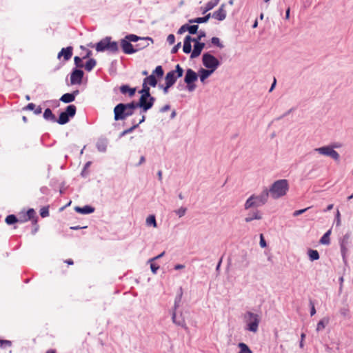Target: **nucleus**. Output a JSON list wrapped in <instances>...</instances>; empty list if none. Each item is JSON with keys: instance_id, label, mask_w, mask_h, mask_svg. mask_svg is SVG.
Here are the masks:
<instances>
[{"instance_id": "obj_1", "label": "nucleus", "mask_w": 353, "mask_h": 353, "mask_svg": "<svg viewBox=\"0 0 353 353\" xmlns=\"http://www.w3.org/2000/svg\"><path fill=\"white\" fill-rule=\"evenodd\" d=\"M137 108L135 102L129 103H119L114 108V120H124L128 117L133 114L134 110Z\"/></svg>"}, {"instance_id": "obj_2", "label": "nucleus", "mask_w": 353, "mask_h": 353, "mask_svg": "<svg viewBox=\"0 0 353 353\" xmlns=\"http://www.w3.org/2000/svg\"><path fill=\"white\" fill-rule=\"evenodd\" d=\"M269 197V192L267 188H265L260 194L251 195L245 201L244 204L245 210H249L252 208H259L265 205Z\"/></svg>"}, {"instance_id": "obj_3", "label": "nucleus", "mask_w": 353, "mask_h": 353, "mask_svg": "<svg viewBox=\"0 0 353 353\" xmlns=\"http://www.w3.org/2000/svg\"><path fill=\"white\" fill-rule=\"evenodd\" d=\"M289 190V183L286 179H279L274 182L270 188L269 195L274 199L285 196Z\"/></svg>"}, {"instance_id": "obj_4", "label": "nucleus", "mask_w": 353, "mask_h": 353, "mask_svg": "<svg viewBox=\"0 0 353 353\" xmlns=\"http://www.w3.org/2000/svg\"><path fill=\"white\" fill-rule=\"evenodd\" d=\"M243 320L246 324V330L254 333L258 331L260 317L257 314L248 311L244 314Z\"/></svg>"}, {"instance_id": "obj_5", "label": "nucleus", "mask_w": 353, "mask_h": 353, "mask_svg": "<svg viewBox=\"0 0 353 353\" xmlns=\"http://www.w3.org/2000/svg\"><path fill=\"white\" fill-rule=\"evenodd\" d=\"M95 48L97 52L107 50L112 53H116L119 51V45L116 41H111V38L107 37L98 42Z\"/></svg>"}, {"instance_id": "obj_6", "label": "nucleus", "mask_w": 353, "mask_h": 353, "mask_svg": "<svg viewBox=\"0 0 353 353\" xmlns=\"http://www.w3.org/2000/svg\"><path fill=\"white\" fill-rule=\"evenodd\" d=\"M202 63L208 70L212 72H214L220 65V62L217 58L208 52L203 54Z\"/></svg>"}, {"instance_id": "obj_7", "label": "nucleus", "mask_w": 353, "mask_h": 353, "mask_svg": "<svg viewBox=\"0 0 353 353\" xmlns=\"http://www.w3.org/2000/svg\"><path fill=\"white\" fill-rule=\"evenodd\" d=\"M76 106L74 105H70L66 108L65 111L62 112L57 121L61 125L67 123L69 121L70 117H73L76 114Z\"/></svg>"}, {"instance_id": "obj_8", "label": "nucleus", "mask_w": 353, "mask_h": 353, "mask_svg": "<svg viewBox=\"0 0 353 353\" xmlns=\"http://www.w3.org/2000/svg\"><path fill=\"white\" fill-rule=\"evenodd\" d=\"M198 79V74L192 69L189 68L186 70L184 81L187 84V88L189 92H192L196 88L194 83Z\"/></svg>"}, {"instance_id": "obj_9", "label": "nucleus", "mask_w": 353, "mask_h": 353, "mask_svg": "<svg viewBox=\"0 0 353 353\" xmlns=\"http://www.w3.org/2000/svg\"><path fill=\"white\" fill-rule=\"evenodd\" d=\"M314 152L323 156L330 157L335 161H338L340 158L339 154L336 150H332V148L330 145L314 148Z\"/></svg>"}, {"instance_id": "obj_10", "label": "nucleus", "mask_w": 353, "mask_h": 353, "mask_svg": "<svg viewBox=\"0 0 353 353\" xmlns=\"http://www.w3.org/2000/svg\"><path fill=\"white\" fill-rule=\"evenodd\" d=\"M154 101V97L141 96L139 102H135V105L137 108H141L142 109V112L145 113L153 106Z\"/></svg>"}, {"instance_id": "obj_11", "label": "nucleus", "mask_w": 353, "mask_h": 353, "mask_svg": "<svg viewBox=\"0 0 353 353\" xmlns=\"http://www.w3.org/2000/svg\"><path fill=\"white\" fill-rule=\"evenodd\" d=\"M83 72L81 70L74 69L70 74V83L72 85L81 84L83 77Z\"/></svg>"}, {"instance_id": "obj_12", "label": "nucleus", "mask_w": 353, "mask_h": 353, "mask_svg": "<svg viewBox=\"0 0 353 353\" xmlns=\"http://www.w3.org/2000/svg\"><path fill=\"white\" fill-rule=\"evenodd\" d=\"M121 47L123 52L127 54H133L137 52V49H136L135 46H132L130 42L125 38L121 40Z\"/></svg>"}, {"instance_id": "obj_13", "label": "nucleus", "mask_w": 353, "mask_h": 353, "mask_svg": "<svg viewBox=\"0 0 353 353\" xmlns=\"http://www.w3.org/2000/svg\"><path fill=\"white\" fill-rule=\"evenodd\" d=\"M193 42L194 43V49H193V50H192V52L191 53V55H190V57L192 59L198 57L201 54L202 50L205 47V43H201V42L197 41H193Z\"/></svg>"}, {"instance_id": "obj_14", "label": "nucleus", "mask_w": 353, "mask_h": 353, "mask_svg": "<svg viewBox=\"0 0 353 353\" xmlns=\"http://www.w3.org/2000/svg\"><path fill=\"white\" fill-rule=\"evenodd\" d=\"M262 217L263 216L261 212L259 210H256L248 214L245 218V221L246 223H250L253 220H261Z\"/></svg>"}, {"instance_id": "obj_15", "label": "nucleus", "mask_w": 353, "mask_h": 353, "mask_svg": "<svg viewBox=\"0 0 353 353\" xmlns=\"http://www.w3.org/2000/svg\"><path fill=\"white\" fill-rule=\"evenodd\" d=\"M212 17L219 20L223 21L226 18V10H225V4H222L218 10L215 11Z\"/></svg>"}, {"instance_id": "obj_16", "label": "nucleus", "mask_w": 353, "mask_h": 353, "mask_svg": "<svg viewBox=\"0 0 353 353\" xmlns=\"http://www.w3.org/2000/svg\"><path fill=\"white\" fill-rule=\"evenodd\" d=\"M72 55V47L69 46L65 48H62L58 54V59H60L62 56L65 61H68Z\"/></svg>"}, {"instance_id": "obj_17", "label": "nucleus", "mask_w": 353, "mask_h": 353, "mask_svg": "<svg viewBox=\"0 0 353 353\" xmlns=\"http://www.w3.org/2000/svg\"><path fill=\"white\" fill-rule=\"evenodd\" d=\"M79 94V90H75L72 93H65L63 94L60 100L65 103L72 102L75 99V97Z\"/></svg>"}, {"instance_id": "obj_18", "label": "nucleus", "mask_w": 353, "mask_h": 353, "mask_svg": "<svg viewBox=\"0 0 353 353\" xmlns=\"http://www.w3.org/2000/svg\"><path fill=\"white\" fill-rule=\"evenodd\" d=\"M145 119V115L142 114L141 119L139 121V122L137 123H135L134 121H132L133 125L131 128L123 131L121 134V137L132 132L134 129H136L139 125V124L144 122Z\"/></svg>"}, {"instance_id": "obj_19", "label": "nucleus", "mask_w": 353, "mask_h": 353, "mask_svg": "<svg viewBox=\"0 0 353 353\" xmlns=\"http://www.w3.org/2000/svg\"><path fill=\"white\" fill-rule=\"evenodd\" d=\"M213 72H212V70L201 68L199 70L200 81L202 83H204L205 79H208Z\"/></svg>"}, {"instance_id": "obj_20", "label": "nucleus", "mask_w": 353, "mask_h": 353, "mask_svg": "<svg viewBox=\"0 0 353 353\" xmlns=\"http://www.w3.org/2000/svg\"><path fill=\"white\" fill-rule=\"evenodd\" d=\"M192 37L190 35H187L183 41V50L185 53L188 54L191 52L192 46H191Z\"/></svg>"}, {"instance_id": "obj_21", "label": "nucleus", "mask_w": 353, "mask_h": 353, "mask_svg": "<svg viewBox=\"0 0 353 353\" xmlns=\"http://www.w3.org/2000/svg\"><path fill=\"white\" fill-rule=\"evenodd\" d=\"M74 210L76 212L83 214H90L94 211V208L89 205H85L83 207L77 206L74 208Z\"/></svg>"}, {"instance_id": "obj_22", "label": "nucleus", "mask_w": 353, "mask_h": 353, "mask_svg": "<svg viewBox=\"0 0 353 353\" xmlns=\"http://www.w3.org/2000/svg\"><path fill=\"white\" fill-rule=\"evenodd\" d=\"M139 41H141V42L135 46V48L136 49H137V51L148 46V41H152V39L150 37H141V39H139Z\"/></svg>"}, {"instance_id": "obj_23", "label": "nucleus", "mask_w": 353, "mask_h": 353, "mask_svg": "<svg viewBox=\"0 0 353 353\" xmlns=\"http://www.w3.org/2000/svg\"><path fill=\"white\" fill-rule=\"evenodd\" d=\"M176 76L174 75V72H169L167 73L165 80V84H167L168 86H172L176 81Z\"/></svg>"}, {"instance_id": "obj_24", "label": "nucleus", "mask_w": 353, "mask_h": 353, "mask_svg": "<svg viewBox=\"0 0 353 353\" xmlns=\"http://www.w3.org/2000/svg\"><path fill=\"white\" fill-rule=\"evenodd\" d=\"M120 91L123 94H125L128 93L130 97H132L134 95V94L136 92V88H131L128 85H122L120 87Z\"/></svg>"}, {"instance_id": "obj_25", "label": "nucleus", "mask_w": 353, "mask_h": 353, "mask_svg": "<svg viewBox=\"0 0 353 353\" xmlns=\"http://www.w3.org/2000/svg\"><path fill=\"white\" fill-rule=\"evenodd\" d=\"M43 118L46 120L51 121L52 122L57 121L55 115L52 113V110L50 108H47L43 112Z\"/></svg>"}, {"instance_id": "obj_26", "label": "nucleus", "mask_w": 353, "mask_h": 353, "mask_svg": "<svg viewBox=\"0 0 353 353\" xmlns=\"http://www.w3.org/2000/svg\"><path fill=\"white\" fill-rule=\"evenodd\" d=\"M172 320L174 323L181 327H185V320L182 318L178 319L175 311H172Z\"/></svg>"}, {"instance_id": "obj_27", "label": "nucleus", "mask_w": 353, "mask_h": 353, "mask_svg": "<svg viewBox=\"0 0 353 353\" xmlns=\"http://www.w3.org/2000/svg\"><path fill=\"white\" fill-rule=\"evenodd\" d=\"M210 17H211V14L209 13V14H208L207 15H205L203 17H197V18H195V19H190L189 20V23H205V22H207L208 21V19H210Z\"/></svg>"}, {"instance_id": "obj_28", "label": "nucleus", "mask_w": 353, "mask_h": 353, "mask_svg": "<svg viewBox=\"0 0 353 353\" xmlns=\"http://www.w3.org/2000/svg\"><path fill=\"white\" fill-rule=\"evenodd\" d=\"M143 83H146L147 85L149 84L152 87H155L157 84V81L154 77V74H151L149 77H147L144 79Z\"/></svg>"}, {"instance_id": "obj_29", "label": "nucleus", "mask_w": 353, "mask_h": 353, "mask_svg": "<svg viewBox=\"0 0 353 353\" xmlns=\"http://www.w3.org/2000/svg\"><path fill=\"white\" fill-rule=\"evenodd\" d=\"M145 223L147 226H152L153 228H157V221L155 216L153 214L149 215L145 220Z\"/></svg>"}, {"instance_id": "obj_30", "label": "nucleus", "mask_w": 353, "mask_h": 353, "mask_svg": "<svg viewBox=\"0 0 353 353\" xmlns=\"http://www.w3.org/2000/svg\"><path fill=\"white\" fill-rule=\"evenodd\" d=\"M219 1L220 0H210L209 2L207 3L203 12L205 13L206 12L213 9L215 6L218 5Z\"/></svg>"}, {"instance_id": "obj_31", "label": "nucleus", "mask_w": 353, "mask_h": 353, "mask_svg": "<svg viewBox=\"0 0 353 353\" xmlns=\"http://www.w3.org/2000/svg\"><path fill=\"white\" fill-rule=\"evenodd\" d=\"M17 222L23 223V221H21V219H17L16 217V216L14 215V214L8 215L6 218V223L8 225H12V224H14V223H17Z\"/></svg>"}, {"instance_id": "obj_32", "label": "nucleus", "mask_w": 353, "mask_h": 353, "mask_svg": "<svg viewBox=\"0 0 353 353\" xmlns=\"http://www.w3.org/2000/svg\"><path fill=\"white\" fill-rule=\"evenodd\" d=\"M34 215H35L34 210L33 209H29L27 211V212L26 213V214L23 215V218L21 219V221H23V222H25V221L31 220L32 219H33L34 217Z\"/></svg>"}, {"instance_id": "obj_33", "label": "nucleus", "mask_w": 353, "mask_h": 353, "mask_svg": "<svg viewBox=\"0 0 353 353\" xmlns=\"http://www.w3.org/2000/svg\"><path fill=\"white\" fill-rule=\"evenodd\" d=\"M331 230H327L320 239V243L323 245H329L330 243V235Z\"/></svg>"}, {"instance_id": "obj_34", "label": "nucleus", "mask_w": 353, "mask_h": 353, "mask_svg": "<svg viewBox=\"0 0 353 353\" xmlns=\"http://www.w3.org/2000/svg\"><path fill=\"white\" fill-rule=\"evenodd\" d=\"M329 323V319L328 318H323L321 319L318 323L316 326V331L319 332L322 330H323L326 325Z\"/></svg>"}, {"instance_id": "obj_35", "label": "nucleus", "mask_w": 353, "mask_h": 353, "mask_svg": "<svg viewBox=\"0 0 353 353\" xmlns=\"http://www.w3.org/2000/svg\"><path fill=\"white\" fill-rule=\"evenodd\" d=\"M139 92L142 97H152L150 93V88L145 83H143V88Z\"/></svg>"}, {"instance_id": "obj_36", "label": "nucleus", "mask_w": 353, "mask_h": 353, "mask_svg": "<svg viewBox=\"0 0 353 353\" xmlns=\"http://www.w3.org/2000/svg\"><path fill=\"white\" fill-rule=\"evenodd\" d=\"M96 61L94 59H90L85 65V69L90 72L91 71L94 67L96 65Z\"/></svg>"}, {"instance_id": "obj_37", "label": "nucleus", "mask_w": 353, "mask_h": 353, "mask_svg": "<svg viewBox=\"0 0 353 353\" xmlns=\"http://www.w3.org/2000/svg\"><path fill=\"white\" fill-rule=\"evenodd\" d=\"M308 256L311 261H316L319 259V254L317 250H310L308 251Z\"/></svg>"}, {"instance_id": "obj_38", "label": "nucleus", "mask_w": 353, "mask_h": 353, "mask_svg": "<svg viewBox=\"0 0 353 353\" xmlns=\"http://www.w3.org/2000/svg\"><path fill=\"white\" fill-rule=\"evenodd\" d=\"M238 346L240 348L239 353H252L249 347L244 343H239Z\"/></svg>"}, {"instance_id": "obj_39", "label": "nucleus", "mask_w": 353, "mask_h": 353, "mask_svg": "<svg viewBox=\"0 0 353 353\" xmlns=\"http://www.w3.org/2000/svg\"><path fill=\"white\" fill-rule=\"evenodd\" d=\"M97 147L99 151L105 152L107 148V143L104 140H101L97 142Z\"/></svg>"}, {"instance_id": "obj_40", "label": "nucleus", "mask_w": 353, "mask_h": 353, "mask_svg": "<svg viewBox=\"0 0 353 353\" xmlns=\"http://www.w3.org/2000/svg\"><path fill=\"white\" fill-rule=\"evenodd\" d=\"M170 72H174V75L176 76V79L182 77L183 73V68L177 64L176 65V70H171Z\"/></svg>"}, {"instance_id": "obj_41", "label": "nucleus", "mask_w": 353, "mask_h": 353, "mask_svg": "<svg viewBox=\"0 0 353 353\" xmlns=\"http://www.w3.org/2000/svg\"><path fill=\"white\" fill-rule=\"evenodd\" d=\"M180 290H181L180 294L175 298V300H174L173 311H175V312H176V309L179 307V303L181 302L182 294H183L181 288L180 289Z\"/></svg>"}, {"instance_id": "obj_42", "label": "nucleus", "mask_w": 353, "mask_h": 353, "mask_svg": "<svg viewBox=\"0 0 353 353\" xmlns=\"http://www.w3.org/2000/svg\"><path fill=\"white\" fill-rule=\"evenodd\" d=\"M125 39H127L129 42H137L141 39V37L131 34L125 36Z\"/></svg>"}, {"instance_id": "obj_43", "label": "nucleus", "mask_w": 353, "mask_h": 353, "mask_svg": "<svg viewBox=\"0 0 353 353\" xmlns=\"http://www.w3.org/2000/svg\"><path fill=\"white\" fill-rule=\"evenodd\" d=\"M187 211V208L185 207H181L178 210H174V213L179 216V217L183 216Z\"/></svg>"}, {"instance_id": "obj_44", "label": "nucleus", "mask_w": 353, "mask_h": 353, "mask_svg": "<svg viewBox=\"0 0 353 353\" xmlns=\"http://www.w3.org/2000/svg\"><path fill=\"white\" fill-rule=\"evenodd\" d=\"M154 74L159 77H161L163 75V70L161 65L157 66L152 74L154 75Z\"/></svg>"}, {"instance_id": "obj_45", "label": "nucleus", "mask_w": 353, "mask_h": 353, "mask_svg": "<svg viewBox=\"0 0 353 353\" xmlns=\"http://www.w3.org/2000/svg\"><path fill=\"white\" fill-rule=\"evenodd\" d=\"M199 26L198 25L189 26L188 24V31L190 34H194L197 32Z\"/></svg>"}, {"instance_id": "obj_46", "label": "nucleus", "mask_w": 353, "mask_h": 353, "mask_svg": "<svg viewBox=\"0 0 353 353\" xmlns=\"http://www.w3.org/2000/svg\"><path fill=\"white\" fill-rule=\"evenodd\" d=\"M211 42L214 46H216L217 47L220 48H223V45L221 43L220 39L218 37H212L211 39Z\"/></svg>"}, {"instance_id": "obj_47", "label": "nucleus", "mask_w": 353, "mask_h": 353, "mask_svg": "<svg viewBox=\"0 0 353 353\" xmlns=\"http://www.w3.org/2000/svg\"><path fill=\"white\" fill-rule=\"evenodd\" d=\"M341 246V255H342V257H343V259L344 261H346V254H347V245H340Z\"/></svg>"}, {"instance_id": "obj_48", "label": "nucleus", "mask_w": 353, "mask_h": 353, "mask_svg": "<svg viewBox=\"0 0 353 353\" xmlns=\"http://www.w3.org/2000/svg\"><path fill=\"white\" fill-rule=\"evenodd\" d=\"M74 64L76 65V66L77 68H83V64L81 58H80L79 57H75L74 59Z\"/></svg>"}, {"instance_id": "obj_49", "label": "nucleus", "mask_w": 353, "mask_h": 353, "mask_svg": "<svg viewBox=\"0 0 353 353\" xmlns=\"http://www.w3.org/2000/svg\"><path fill=\"white\" fill-rule=\"evenodd\" d=\"M205 37V31L203 30H200L199 32V35L196 38H192V41H199L200 40H201V39L203 37Z\"/></svg>"}, {"instance_id": "obj_50", "label": "nucleus", "mask_w": 353, "mask_h": 353, "mask_svg": "<svg viewBox=\"0 0 353 353\" xmlns=\"http://www.w3.org/2000/svg\"><path fill=\"white\" fill-rule=\"evenodd\" d=\"M349 239H350V234H345L343 236V238L341 239L340 245H347L348 243Z\"/></svg>"}, {"instance_id": "obj_51", "label": "nucleus", "mask_w": 353, "mask_h": 353, "mask_svg": "<svg viewBox=\"0 0 353 353\" xmlns=\"http://www.w3.org/2000/svg\"><path fill=\"white\" fill-rule=\"evenodd\" d=\"M40 215L42 216V217H46L49 215V210H48V208L47 207H43V208L41 209V211H40Z\"/></svg>"}, {"instance_id": "obj_52", "label": "nucleus", "mask_w": 353, "mask_h": 353, "mask_svg": "<svg viewBox=\"0 0 353 353\" xmlns=\"http://www.w3.org/2000/svg\"><path fill=\"white\" fill-rule=\"evenodd\" d=\"M308 209H310V207L309 208H306L305 209H301V210H296V211L294 212L293 216H297L304 213L305 212H306Z\"/></svg>"}, {"instance_id": "obj_53", "label": "nucleus", "mask_w": 353, "mask_h": 353, "mask_svg": "<svg viewBox=\"0 0 353 353\" xmlns=\"http://www.w3.org/2000/svg\"><path fill=\"white\" fill-rule=\"evenodd\" d=\"M167 41L169 44L172 45L174 43L175 41V37L174 34H170L167 37Z\"/></svg>"}, {"instance_id": "obj_54", "label": "nucleus", "mask_w": 353, "mask_h": 353, "mask_svg": "<svg viewBox=\"0 0 353 353\" xmlns=\"http://www.w3.org/2000/svg\"><path fill=\"white\" fill-rule=\"evenodd\" d=\"M185 31H188V24L183 25L178 30V34H181Z\"/></svg>"}, {"instance_id": "obj_55", "label": "nucleus", "mask_w": 353, "mask_h": 353, "mask_svg": "<svg viewBox=\"0 0 353 353\" xmlns=\"http://www.w3.org/2000/svg\"><path fill=\"white\" fill-rule=\"evenodd\" d=\"M336 226H339L341 225V214L339 210H337L336 214Z\"/></svg>"}, {"instance_id": "obj_56", "label": "nucleus", "mask_w": 353, "mask_h": 353, "mask_svg": "<svg viewBox=\"0 0 353 353\" xmlns=\"http://www.w3.org/2000/svg\"><path fill=\"white\" fill-rule=\"evenodd\" d=\"M150 268H151V270L153 274H156L157 270H159V266L154 264V263H151L150 264Z\"/></svg>"}, {"instance_id": "obj_57", "label": "nucleus", "mask_w": 353, "mask_h": 353, "mask_svg": "<svg viewBox=\"0 0 353 353\" xmlns=\"http://www.w3.org/2000/svg\"><path fill=\"white\" fill-rule=\"evenodd\" d=\"M181 47V42L178 43L176 46H174L172 50H171V53L172 54H174V53H176L178 50Z\"/></svg>"}, {"instance_id": "obj_58", "label": "nucleus", "mask_w": 353, "mask_h": 353, "mask_svg": "<svg viewBox=\"0 0 353 353\" xmlns=\"http://www.w3.org/2000/svg\"><path fill=\"white\" fill-rule=\"evenodd\" d=\"M260 245L261 248H265L267 245L263 234H261V236H260Z\"/></svg>"}, {"instance_id": "obj_59", "label": "nucleus", "mask_w": 353, "mask_h": 353, "mask_svg": "<svg viewBox=\"0 0 353 353\" xmlns=\"http://www.w3.org/2000/svg\"><path fill=\"white\" fill-rule=\"evenodd\" d=\"M37 219H34L32 221L34 225V228L32 232V233L33 234H36V232L38 231V229H39V225L37 224Z\"/></svg>"}, {"instance_id": "obj_60", "label": "nucleus", "mask_w": 353, "mask_h": 353, "mask_svg": "<svg viewBox=\"0 0 353 353\" xmlns=\"http://www.w3.org/2000/svg\"><path fill=\"white\" fill-rule=\"evenodd\" d=\"M35 107H36L35 104L30 103L27 105V106L25 108V109L28 110H34Z\"/></svg>"}, {"instance_id": "obj_61", "label": "nucleus", "mask_w": 353, "mask_h": 353, "mask_svg": "<svg viewBox=\"0 0 353 353\" xmlns=\"http://www.w3.org/2000/svg\"><path fill=\"white\" fill-rule=\"evenodd\" d=\"M164 254H165V252H161L160 254H159L158 256H155V257H154V258H152V259H150L149 260V261H150V262H152V261H155V260H157V259H159L161 258Z\"/></svg>"}, {"instance_id": "obj_62", "label": "nucleus", "mask_w": 353, "mask_h": 353, "mask_svg": "<svg viewBox=\"0 0 353 353\" xmlns=\"http://www.w3.org/2000/svg\"><path fill=\"white\" fill-rule=\"evenodd\" d=\"M311 310H310V315L313 316L316 314V309L314 307V305L310 301Z\"/></svg>"}, {"instance_id": "obj_63", "label": "nucleus", "mask_w": 353, "mask_h": 353, "mask_svg": "<svg viewBox=\"0 0 353 353\" xmlns=\"http://www.w3.org/2000/svg\"><path fill=\"white\" fill-rule=\"evenodd\" d=\"M3 344L10 346L11 342L10 341H7V340H0V345L2 346Z\"/></svg>"}, {"instance_id": "obj_64", "label": "nucleus", "mask_w": 353, "mask_h": 353, "mask_svg": "<svg viewBox=\"0 0 353 353\" xmlns=\"http://www.w3.org/2000/svg\"><path fill=\"white\" fill-rule=\"evenodd\" d=\"M170 105L167 104V105H164L163 107H162V108H161L160 111H161V112H166V111L169 110H170Z\"/></svg>"}]
</instances>
